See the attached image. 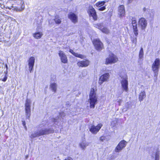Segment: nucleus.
<instances>
[{"instance_id": "obj_11", "label": "nucleus", "mask_w": 160, "mask_h": 160, "mask_svg": "<svg viewBox=\"0 0 160 160\" xmlns=\"http://www.w3.org/2000/svg\"><path fill=\"white\" fill-rule=\"evenodd\" d=\"M153 149V150L152 153L150 152L152 158H154V160H159L160 151L159 148L158 147Z\"/></svg>"}, {"instance_id": "obj_41", "label": "nucleus", "mask_w": 160, "mask_h": 160, "mask_svg": "<svg viewBox=\"0 0 160 160\" xmlns=\"http://www.w3.org/2000/svg\"><path fill=\"white\" fill-rule=\"evenodd\" d=\"M28 158V156L26 157V158Z\"/></svg>"}, {"instance_id": "obj_37", "label": "nucleus", "mask_w": 160, "mask_h": 160, "mask_svg": "<svg viewBox=\"0 0 160 160\" xmlns=\"http://www.w3.org/2000/svg\"><path fill=\"white\" fill-rule=\"evenodd\" d=\"M64 160H73V159L70 157H68L67 158L65 159Z\"/></svg>"}, {"instance_id": "obj_22", "label": "nucleus", "mask_w": 160, "mask_h": 160, "mask_svg": "<svg viewBox=\"0 0 160 160\" xmlns=\"http://www.w3.org/2000/svg\"><path fill=\"white\" fill-rule=\"evenodd\" d=\"M69 52L72 54L75 57L80 58L81 59H83L84 58H86V57L83 55L78 54V53H76L73 51L71 49H70L69 51Z\"/></svg>"}, {"instance_id": "obj_16", "label": "nucleus", "mask_w": 160, "mask_h": 160, "mask_svg": "<svg viewBox=\"0 0 160 160\" xmlns=\"http://www.w3.org/2000/svg\"><path fill=\"white\" fill-rule=\"evenodd\" d=\"M109 77V74L108 73L106 72L102 75L100 77L99 80V83L101 85L104 82L107 80Z\"/></svg>"}, {"instance_id": "obj_36", "label": "nucleus", "mask_w": 160, "mask_h": 160, "mask_svg": "<svg viewBox=\"0 0 160 160\" xmlns=\"http://www.w3.org/2000/svg\"><path fill=\"white\" fill-rule=\"evenodd\" d=\"M115 158V157L114 155H112V156L110 158V160H113Z\"/></svg>"}, {"instance_id": "obj_31", "label": "nucleus", "mask_w": 160, "mask_h": 160, "mask_svg": "<svg viewBox=\"0 0 160 160\" xmlns=\"http://www.w3.org/2000/svg\"><path fill=\"white\" fill-rule=\"evenodd\" d=\"M136 37H136H131V41L134 44L135 46L136 45L137 42V38Z\"/></svg>"}, {"instance_id": "obj_26", "label": "nucleus", "mask_w": 160, "mask_h": 160, "mask_svg": "<svg viewBox=\"0 0 160 160\" xmlns=\"http://www.w3.org/2000/svg\"><path fill=\"white\" fill-rule=\"evenodd\" d=\"M50 88L53 92H56L57 88V84L55 83H51L50 85Z\"/></svg>"}, {"instance_id": "obj_17", "label": "nucleus", "mask_w": 160, "mask_h": 160, "mask_svg": "<svg viewBox=\"0 0 160 160\" xmlns=\"http://www.w3.org/2000/svg\"><path fill=\"white\" fill-rule=\"evenodd\" d=\"M59 56L60 57L61 62L63 63H66L68 62V59L66 55L63 52L60 51L58 53Z\"/></svg>"}, {"instance_id": "obj_42", "label": "nucleus", "mask_w": 160, "mask_h": 160, "mask_svg": "<svg viewBox=\"0 0 160 160\" xmlns=\"http://www.w3.org/2000/svg\"><path fill=\"white\" fill-rule=\"evenodd\" d=\"M66 104H67V105H69V104L68 103V102H67V103Z\"/></svg>"}, {"instance_id": "obj_34", "label": "nucleus", "mask_w": 160, "mask_h": 160, "mask_svg": "<svg viewBox=\"0 0 160 160\" xmlns=\"http://www.w3.org/2000/svg\"><path fill=\"white\" fill-rule=\"evenodd\" d=\"M106 139V137L105 136H101L99 138V140L101 142H103Z\"/></svg>"}, {"instance_id": "obj_15", "label": "nucleus", "mask_w": 160, "mask_h": 160, "mask_svg": "<svg viewBox=\"0 0 160 160\" xmlns=\"http://www.w3.org/2000/svg\"><path fill=\"white\" fill-rule=\"evenodd\" d=\"M35 61V58L33 57H30L28 60L29 70L30 72L33 70Z\"/></svg>"}, {"instance_id": "obj_18", "label": "nucleus", "mask_w": 160, "mask_h": 160, "mask_svg": "<svg viewBox=\"0 0 160 160\" xmlns=\"http://www.w3.org/2000/svg\"><path fill=\"white\" fill-rule=\"evenodd\" d=\"M118 14L120 18H122L125 16V11L124 5H120L118 7Z\"/></svg>"}, {"instance_id": "obj_12", "label": "nucleus", "mask_w": 160, "mask_h": 160, "mask_svg": "<svg viewBox=\"0 0 160 160\" xmlns=\"http://www.w3.org/2000/svg\"><path fill=\"white\" fill-rule=\"evenodd\" d=\"M138 25L142 30H145L147 25V21L145 18H142L139 19Z\"/></svg>"}, {"instance_id": "obj_13", "label": "nucleus", "mask_w": 160, "mask_h": 160, "mask_svg": "<svg viewBox=\"0 0 160 160\" xmlns=\"http://www.w3.org/2000/svg\"><path fill=\"white\" fill-rule=\"evenodd\" d=\"M89 17H92L94 21H96L97 19V15L96 12L94 8L92 6L89 7L88 11Z\"/></svg>"}, {"instance_id": "obj_30", "label": "nucleus", "mask_w": 160, "mask_h": 160, "mask_svg": "<svg viewBox=\"0 0 160 160\" xmlns=\"http://www.w3.org/2000/svg\"><path fill=\"white\" fill-rule=\"evenodd\" d=\"M102 29H100V30L106 34H108L109 33V30L107 28L104 27L103 25H102Z\"/></svg>"}, {"instance_id": "obj_28", "label": "nucleus", "mask_w": 160, "mask_h": 160, "mask_svg": "<svg viewBox=\"0 0 160 160\" xmlns=\"http://www.w3.org/2000/svg\"><path fill=\"white\" fill-rule=\"evenodd\" d=\"M54 20L56 24H59L61 22V18L58 16H56Z\"/></svg>"}, {"instance_id": "obj_27", "label": "nucleus", "mask_w": 160, "mask_h": 160, "mask_svg": "<svg viewBox=\"0 0 160 160\" xmlns=\"http://www.w3.org/2000/svg\"><path fill=\"white\" fill-rule=\"evenodd\" d=\"M89 143L88 142H82L79 144V146H80L81 148L82 149H84L86 147L88 146Z\"/></svg>"}, {"instance_id": "obj_38", "label": "nucleus", "mask_w": 160, "mask_h": 160, "mask_svg": "<svg viewBox=\"0 0 160 160\" xmlns=\"http://www.w3.org/2000/svg\"><path fill=\"white\" fill-rule=\"evenodd\" d=\"M118 102L119 103V105H120L121 104V103L122 102V99H119V100H118Z\"/></svg>"}, {"instance_id": "obj_19", "label": "nucleus", "mask_w": 160, "mask_h": 160, "mask_svg": "<svg viewBox=\"0 0 160 160\" xmlns=\"http://www.w3.org/2000/svg\"><path fill=\"white\" fill-rule=\"evenodd\" d=\"M68 18L74 23H76L78 22V17L73 12H71L68 15Z\"/></svg>"}, {"instance_id": "obj_25", "label": "nucleus", "mask_w": 160, "mask_h": 160, "mask_svg": "<svg viewBox=\"0 0 160 160\" xmlns=\"http://www.w3.org/2000/svg\"><path fill=\"white\" fill-rule=\"evenodd\" d=\"M43 35L42 32H38L33 34V37L36 39L40 38Z\"/></svg>"}, {"instance_id": "obj_1", "label": "nucleus", "mask_w": 160, "mask_h": 160, "mask_svg": "<svg viewBox=\"0 0 160 160\" xmlns=\"http://www.w3.org/2000/svg\"><path fill=\"white\" fill-rule=\"evenodd\" d=\"M65 114L63 112H60L58 115L55 118H52L48 124V128H42L31 134L30 138L31 139L44 135L49 134L54 132V129L61 125L63 122Z\"/></svg>"}, {"instance_id": "obj_5", "label": "nucleus", "mask_w": 160, "mask_h": 160, "mask_svg": "<svg viewBox=\"0 0 160 160\" xmlns=\"http://www.w3.org/2000/svg\"><path fill=\"white\" fill-rule=\"evenodd\" d=\"M118 60V58L116 55L111 52L108 57L106 58L105 64L106 65L112 64L116 62Z\"/></svg>"}, {"instance_id": "obj_29", "label": "nucleus", "mask_w": 160, "mask_h": 160, "mask_svg": "<svg viewBox=\"0 0 160 160\" xmlns=\"http://www.w3.org/2000/svg\"><path fill=\"white\" fill-rule=\"evenodd\" d=\"M144 52L143 48L141 47L139 54V59H142L143 58Z\"/></svg>"}, {"instance_id": "obj_32", "label": "nucleus", "mask_w": 160, "mask_h": 160, "mask_svg": "<svg viewBox=\"0 0 160 160\" xmlns=\"http://www.w3.org/2000/svg\"><path fill=\"white\" fill-rule=\"evenodd\" d=\"M103 25V24L102 23H97V24H94L93 25L94 26L97 28H98L100 30V29H102V26Z\"/></svg>"}, {"instance_id": "obj_39", "label": "nucleus", "mask_w": 160, "mask_h": 160, "mask_svg": "<svg viewBox=\"0 0 160 160\" xmlns=\"http://www.w3.org/2000/svg\"><path fill=\"white\" fill-rule=\"evenodd\" d=\"M4 67L6 69V71H8V65L6 63L5 64Z\"/></svg>"}, {"instance_id": "obj_10", "label": "nucleus", "mask_w": 160, "mask_h": 160, "mask_svg": "<svg viewBox=\"0 0 160 160\" xmlns=\"http://www.w3.org/2000/svg\"><path fill=\"white\" fill-rule=\"evenodd\" d=\"M93 43L95 49L98 51H100L103 48L102 43L98 39H95L93 41Z\"/></svg>"}, {"instance_id": "obj_2", "label": "nucleus", "mask_w": 160, "mask_h": 160, "mask_svg": "<svg viewBox=\"0 0 160 160\" xmlns=\"http://www.w3.org/2000/svg\"><path fill=\"white\" fill-rule=\"evenodd\" d=\"M88 102L90 103V108H94L98 102V96L94 89L92 88L91 90L89 96Z\"/></svg>"}, {"instance_id": "obj_14", "label": "nucleus", "mask_w": 160, "mask_h": 160, "mask_svg": "<svg viewBox=\"0 0 160 160\" xmlns=\"http://www.w3.org/2000/svg\"><path fill=\"white\" fill-rule=\"evenodd\" d=\"M107 2L106 0L100 1L97 2L95 5L98 8H99L98 10L100 11H102L105 10L106 8V5H104L105 3Z\"/></svg>"}, {"instance_id": "obj_9", "label": "nucleus", "mask_w": 160, "mask_h": 160, "mask_svg": "<svg viewBox=\"0 0 160 160\" xmlns=\"http://www.w3.org/2000/svg\"><path fill=\"white\" fill-rule=\"evenodd\" d=\"M127 144V142L125 140H121L115 148V151L116 152H119L124 148Z\"/></svg>"}, {"instance_id": "obj_7", "label": "nucleus", "mask_w": 160, "mask_h": 160, "mask_svg": "<svg viewBox=\"0 0 160 160\" xmlns=\"http://www.w3.org/2000/svg\"><path fill=\"white\" fill-rule=\"evenodd\" d=\"M103 125L102 123H99L96 126H95L94 125H92L88 128L89 131L93 134H96L99 131Z\"/></svg>"}, {"instance_id": "obj_21", "label": "nucleus", "mask_w": 160, "mask_h": 160, "mask_svg": "<svg viewBox=\"0 0 160 160\" xmlns=\"http://www.w3.org/2000/svg\"><path fill=\"white\" fill-rule=\"evenodd\" d=\"M142 11L145 17H146L147 18H148V16H150L151 18H152L150 13V9L149 8L144 7L143 8Z\"/></svg>"}, {"instance_id": "obj_24", "label": "nucleus", "mask_w": 160, "mask_h": 160, "mask_svg": "<svg viewBox=\"0 0 160 160\" xmlns=\"http://www.w3.org/2000/svg\"><path fill=\"white\" fill-rule=\"evenodd\" d=\"M146 95L145 92L144 91H142L140 93L139 97V101H142L146 97Z\"/></svg>"}, {"instance_id": "obj_40", "label": "nucleus", "mask_w": 160, "mask_h": 160, "mask_svg": "<svg viewBox=\"0 0 160 160\" xmlns=\"http://www.w3.org/2000/svg\"><path fill=\"white\" fill-rule=\"evenodd\" d=\"M133 0H128V4H129L132 3Z\"/></svg>"}, {"instance_id": "obj_33", "label": "nucleus", "mask_w": 160, "mask_h": 160, "mask_svg": "<svg viewBox=\"0 0 160 160\" xmlns=\"http://www.w3.org/2000/svg\"><path fill=\"white\" fill-rule=\"evenodd\" d=\"M8 71H6L5 72V75L4 76V78L2 79V81L5 82L6 81L8 78Z\"/></svg>"}, {"instance_id": "obj_20", "label": "nucleus", "mask_w": 160, "mask_h": 160, "mask_svg": "<svg viewBox=\"0 0 160 160\" xmlns=\"http://www.w3.org/2000/svg\"><path fill=\"white\" fill-rule=\"evenodd\" d=\"M90 62L87 59L85 60L78 62L77 64L79 67H85L88 66Z\"/></svg>"}, {"instance_id": "obj_4", "label": "nucleus", "mask_w": 160, "mask_h": 160, "mask_svg": "<svg viewBox=\"0 0 160 160\" xmlns=\"http://www.w3.org/2000/svg\"><path fill=\"white\" fill-rule=\"evenodd\" d=\"M160 67V60L158 58H156L152 65V70L154 73V76L155 77V80L157 79Z\"/></svg>"}, {"instance_id": "obj_35", "label": "nucleus", "mask_w": 160, "mask_h": 160, "mask_svg": "<svg viewBox=\"0 0 160 160\" xmlns=\"http://www.w3.org/2000/svg\"><path fill=\"white\" fill-rule=\"evenodd\" d=\"M22 124L23 125V126L24 127V128L25 129H27V127L26 125V122L24 121H22Z\"/></svg>"}, {"instance_id": "obj_8", "label": "nucleus", "mask_w": 160, "mask_h": 160, "mask_svg": "<svg viewBox=\"0 0 160 160\" xmlns=\"http://www.w3.org/2000/svg\"><path fill=\"white\" fill-rule=\"evenodd\" d=\"M130 18L131 20V24L132 26L134 34L136 36H137L138 34V30L136 18H135L132 17H130Z\"/></svg>"}, {"instance_id": "obj_23", "label": "nucleus", "mask_w": 160, "mask_h": 160, "mask_svg": "<svg viewBox=\"0 0 160 160\" xmlns=\"http://www.w3.org/2000/svg\"><path fill=\"white\" fill-rule=\"evenodd\" d=\"M21 5L18 7H15L14 8V10L18 12H21L25 8L24 3L23 2L21 1Z\"/></svg>"}, {"instance_id": "obj_3", "label": "nucleus", "mask_w": 160, "mask_h": 160, "mask_svg": "<svg viewBox=\"0 0 160 160\" xmlns=\"http://www.w3.org/2000/svg\"><path fill=\"white\" fill-rule=\"evenodd\" d=\"M120 77L122 79L121 83L122 90L123 92H127L128 91V76L126 74H124L123 75L121 74L120 75Z\"/></svg>"}, {"instance_id": "obj_6", "label": "nucleus", "mask_w": 160, "mask_h": 160, "mask_svg": "<svg viewBox=\"0 0 160 160\" xmlns=\"http://www.w3.org/2000/svg\"><path fill=\"white\" fill-rule=\"evenodd\" d=\"M31 101L30 100L27 99L25 104V111L26 118L29 119L31 115Z\"/></svg>"}]
</instances>
